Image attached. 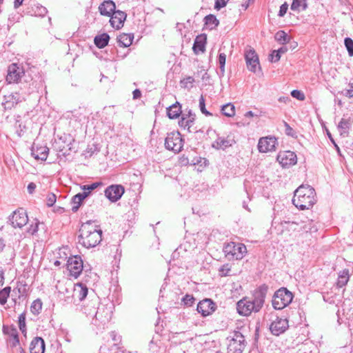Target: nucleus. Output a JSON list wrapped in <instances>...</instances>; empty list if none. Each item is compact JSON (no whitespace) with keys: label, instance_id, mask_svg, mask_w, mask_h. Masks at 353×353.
<instances>
[{"label":"nucleus","instance_id":"28","mask_svg":"<svg viewBox=\"0 0 353 353\" xmlns=\"http://www.w3.org/2000/svg\"><path fill=\"white\" fill-rule=\"evenodd\" d=\"M182 114L181 105L179 102H176L167 108V115L171 119L178 118Z\"/></svg>","mask_w":353,"mask_h":353},{"label":"nucleus","instance_id":"34","mask_svg":"<svg viewBox=\"0 0 353 353\" xmlns=\"http://www.w3.org/2000/svg\"><path fill=\"white\" fill-rule=\"evenodd\" d=\"M274 39L281 44L288 43L290 40V37L283 30L278 31L274 35Z\"/></svg>","mask_w":353,"mask_h":353},{"label":"nucleus","instance_id":"32","mask_svg":"<svg viewBox=\"0 0 353 353\" xmlns=\"http://www.w3.org/2000/svg\"><path fill=\"white\" fill-rule=\"evenodd\" d=\"M133 36L123 33L118 36L117 41L121 47H128L132 43Z\"/></svg>","mask_w":353,"mask_h":353},{"label":"nucleus","instance_id":"60","mask_svg":"<svg viewBox=\"0 0 353 353\" xmlns=\"http://www.w3.org/2000/svg\"><path fill=\"white\" fill-rule=\"evenodd\" d=\"M23 0H14V8H18L20 6L22 5Z\"/></svg>","mask_w":353,"mask_h":353},{"label":"nucleus","instance_id":"57","mask_svg":"<svg viewBox=\"0 0 353 353\" xmlns=\"http://www.w3.org/2000/svg\"><path fill=\"white\" fill-rule=\"evenodd\" d=\"M132 94H133V99H139L141 97V91L139 89L134 90L133 91Z\"/></svg>","mask_w":353,"mask_h":353},{"label":"nucleus","instance_id":"58","mask_svg":"<svg viewBox=\"0 0 353 353\" xmlns=\"http://www.w3.org/2000/svg\"><path fill=\"white\" fill-rule=\"evenodd\" d=\"M110 336L114 341L117 342V341H120V336H117V334L115 332H111Z\"/></svg>","mask_w":353,"mask_h":353},{"label":"nucleus","instance_id":"56","mask_svg":"<svg viewBox=\"0 0 353 353\" xmlns=\"http://www.w3.org/2000/svg\"><path fill=\"white\" fill-rule=\"evenodd\" d=\"M36 184L33 182H31L28 185V191L30 194H32L36 188Z\"/></svg>","mask_w":353,"mask_h":353},{"label":"nucleus","instance_id":"46","mask_svg":"<svg viewBox=\"0 0 353 353\" xmlns=\"http://www.w3.org/2000/svg\"><path fill=\"white\" fill-rule=\"evenodd\" d=\"M101 185V183L96 182L90 185H84L81 187V189L83 190V192H89L90 194L92 190H94Z\"/></svg>","mask_w":353,"mask_h":353},{"label":"nucleus","instance_id":"15","mask_svg":"<svg viewBox=\"0 0 353 353\" xmlns=\"http://www.w3.org/2000/svg\"><path fill=\"white\" fill-rule=\"evenodd\" d=\"M288 328V321L286 319L276 317L270 326V330L272 334L279 336Z\"/></svg>","mask_w":353,"mask_h":353},{"label":"nucleus","instance_id":"45","mask_svg":"<svg viewBox=\"0 0 353 353\" xmlns=\"http://www.w3.org/2000/svg\"><path fill=\"white\" fill-rule=\"evenodd\" d=\"M194 82V79L192 77H188L181 81L182 87L184 88H192Z\"/></svg>","mask_w":353,"mask_h":353},{"label":"nucleus","instance_id":"10","mask_svg":"<svg viewBox=\"0 0 353 353\" xmlns=\"http://www.w3.org/2000/svg\"><path fill=\"white\" fill-rule=\"evenodd\" d=\"M9 221L14 228H23L28 221L26 212L22 208L15 210L12 215L9 217Z\"/></svg>","mask_w":353,"mask_h":353},{"label":"nucleus","instance_id":"27","mask_svg":"<svg viewBox=\"0 0 353 353\" xmlns=\"http://www.w3.org/2000/svg\"><path fill=\"white\" fill-rule=\"evenodd\" d=\"M206 40V36L204 34H200L196 37L192 48L196 54L200 52H203L205 51Z\"/></svg>","mask_w":353,"mask_h":353},{"label":"nucleus","instance_id":"18","mask_svg":"<svg viewBox=\"0 0 353 353\" xmlns=\"http://www.w3.org/2000/svg\"><path fill=\"white\" fill-rule=\"evenodd\" d=\"M276 139L273 137H262L258 143V149L260 152H268L274 150Z\"/></svg>","mask_w":353,"mask_h":353},{"label":"nucleus","instance_id":"24","mask_svg":"<svg viewBox=\"0 0 353 353\" xmlns=\"http://www.w3.org/2000/svg\"><path fill=\"white\" fill-rule=\"evenodd\" d=\"M88 288L82 283H76L74 286L72 296L74 299H77L79 301H83L88 294Z\"/></svg>","mask_w":353,"mask_h":353},{"label":"nucleus","instance_id":"30","mask_svg":"<svg viewBox=\"0 0 353 353\" xmlns=\"http://www.w3.org/2000/svg\"><path fill=\"white\" fill-rule=\"evenodd\" d=\"M350 279V273L347 269H344L339 273L336 286L339 288H343L347 285Z\"/></svg>","mask_w":353,"mask_h":353},{"label":"nucleus","instance_id":"42","mask_svg":"<svg viewBox=\"0 0 353 353\" xmlns=\"http://www.w3.org/2000/svg\"><path fill=\"white\" fill-rule=\"evenodd\" d=\"M199 108L201 112L206 117L212 115V114L208 111L205 108V99L203 95H201L199 99Z\"/></svg>","mask_w":353,"mask_h":353},{"label":"nucleus","instance_id":"38","mask_svg":"<svg viewBox=\"0 0 353 353\" xmlns=\"http://www.w3.org/2000/svg\"><path fill=\"white\" fill-rule=\"evenodd\" d=\"M302 223H303V221L299 223L297 221H284L281 223V225L282 228L284 229L288 230H298V226H299Z\"/></svg>","mask_w":353,"mask_h":353},{"label":"nucleus","instance_id":"61","mask_svg":"<svg viewBox=\"0 0 353 353\" xmlns=\"http://www.w3.org/2000/svg\"><path fill=\"white\" fill-rule=\"evenodd\" d=\"M111 350H115L114 353H123V351L119 350V348L118 347V346H117V345L116 343L113 345V346L112 347Z\"/></svg>","mask_w":353,"mask_h":353},{"label":"nucleus","instance_id":"8","mask_svg":"<svg viewBox=\"0 0 353 353\" xmlns=\"http://www.w3.org/2000/svg\"><path fill=\"white\" fill-rule=\"evenodd\" d=\"M83 263L81 256L78 255L72 256L68 258L67 261V270L70 275L77 279L82 272Z\"/></svg>","mask_w":353,"mask_h":353},{"label":"nucleus","instance_id":"14","mask_svg":"<svg viewBox=\"0 0 353 353\" xmlns=\"http://www.w3.org/2000/svg\"><path fill=\"white\" fill-rule=\"evenodd\" d=\"M276 159L283 168L294 165L297 162L296 155L292 151L280 152Z\"/></svg>","mask_w":353,"mask_h":353},{"label":"nucleus","instance_id":"33","mask_svg":"<svg viewBox=\"0 0 353 353\" xmlns=\"http://www.w3.org/2000/svg\"><path fill=\"white\" fill-rule=\"evenodd\" d=\"M307 8L306 0H292L290 9L293 11L299 12L301 10H305Z\"/></svg>","mask_w":353,"mask_h":353},{"label":"nucleus","instance_id":"7","mask_svg":"<svg viewBox=\"0 0 353 353\" xmlns=\"http://www.w3.org/2000/svg\"><path fill=\"white\" fill-rule=\"evenodd\" d=\"M183 139L179 132L168 133L165 139V147L169 150L179 152L183 148Z\"/></svg>","mask_w":353,"mask_h":353},{"label":"nucleus","instance_id":"54","mask_svg":"<svg viewBox=\"0 0 353 353\" xmlns=\"http://www.w3.org/2000/svg\"><path fill=\"white\" fill-rule=\"evenodd\" d=\"M288 9V4L286 2H285L280 6V9H279L278 15L279 17H283L286 14Z\"/></svg>","mask_w":353,"mask_h":353},{"label":"nucleus","instance_id":"41","mask_svg":"<svg viewBox=\"0 0 353 353\" xmlns=\"http://www.w3.org/2000/svg\"><path fill=\"white\" fill-rule=\"evenodd\" d=\"M19 327L22 333H25L26 332V314L22 313L19 316Z\"/></svg>","mask_w":353,"mask_h":353},{"label":"nucleus","instance_id":"39","mask_svg":"<svg viewBox=\"0 0 353 353\" xmlns=\"http://www.w3.org/2000/svg\"><path fill=\"white\" fill-rule=\"evenodd\" d=\"M42 309V302L39 299H37L34 300L30 306V311L31 312L34 314L37 315L39 314Z\"/></svg>","mask_w":353,"mask_h":353},{"label":"nucleus","instance_id":"31","mask_svg":"<svg viewBox=\"0 0 353 353\" xmlns=\"http://www.w3.org/2000/svg\"><path fill=\"white\" fill-rule=\"evenodd\" d=\"M110 40V36L107 33H103L94 37V44L99 48H105Z\"/></svg>","mask_w":353,"mask_h":353},{"label":"nucleus","instance_id":"26","mask_svg":"<svg viewBox=\"0 0 353 353\" xmlns=\"http://www.w3.org/2000/svg\"><path fill=\"white\" fill-rule=\"evenodd\" d=\"M352 121L350 118L345 119L342 118L338 124V130L340 134L343 137H347L349 136V130L352 126Z\"/></svg>","mask_w":353,"mask_h":353},{"label":"nucleus","instance_id":"64","mask_svg":"<svg viewBox=\"0 0 353 353\" xmlns=\"http://www.w3.org/2000/svg\"><path fill=\"white\" fill-rule=\"evenodd\" d=\"M39 10H40V12H39L40 15H44L46 13V8L41 7V8H40Z\"/></svg>","mask_w":353,"mask_h":353},{"label":"nucleus","instance_id":"49","mask_svg":"<svg viewBox=\"0 0 353 353\" xmlns=\"http://www.w3.org/2000/svg\"><path fill=\"white\" fill-rule=\"evenodd\" d=\"M195 299L192 295L186 294L182 299V301L185 305L191 306L194 303Z\"/></svg>","mask_w":353,"mask_h":353},{"label":"nucleus","instance_id":"35","mask_svg":"<svg viewBox=\"0 0 353 353\" xmlns=\"http://www.w3.org/2000/svg\"><path fill=\"white\" fill-rule=\"evenodd\" d=\"M221 112L225 116L232 117L235 114V107L231 103H227L222 106Z\"/></svg>","mask_w":353,"mask_h":353},{"label":"nucleus","instance_id":"51","mask_svg":"<svg viewBox=\"0 0 353 353\" xmlns=\"http://www.w3.org/2000/svg\"><path fill=\"white\" fill-rule=\"evenodd\" d=\"M39 221H36L34 223H32L28 228L27 232L31 235L36 234L38 231L39 228Z\"/></svg>","mask_w":353,"mask_h":353},{"label":"nucleus","instance_id":"9","mask_svg":"<svg viewBox=\"0 0 353 353\" xmlns=\"http://www.w3.org/2000/svg\"><path fill=\"white\" fill-rule=\"evenodd\" d=\"M94 313V323L95 325H99L97 324V321H99L100 323L105 325L112 318V311L111 308L110 307H108L106 305H101L97 308V310L95 311L94 309L93 310L92 312H89L87 314V315H92Z\"/></svg>","mask_w":353,"mask_h":353},{"label":"nucleus","instance_id":"13","mask_svg":"<svg viewBox=\"0 0 353 353\" xmlns=\"http://www.w3.org/2000/svg\"><path fill=\"white\" fill-rule=\"evenodd\" d=\"M245 59L248 69L256 72L257 69H260L259 60L257 54L254 49L247 50L245 52Z\"/></svg>","mask_w":353,"mask_h":353},{"label":"nucleus","instance_id":"25","mask_svg":"<svg viewBox=\"0 0 353 353\" xmlns=\"http://www.w3.org/2000/svg\"><path fill=\"white\" fill-rule=\"evenodd\" d=\"M49 152V149L47 146H37L34 145L32 148V155L35 159L46 161L47 159Z\"/></svg>","mask_w":353,"mask_h":353},{"label":"nucleus","instance_id":"29","mask_svg":"<svg viewBox=\"0 0 353 353\" xmlns=\"http://www.w3.org/2000/svg\"><path fill=\"white\" fill-rule=\"evenodd\" d=\"M89 195V192H83L77 194L72 197L74 205L72 207V212H75L79 208L81 202Z\"/></svg>","mask_w":353,"mask_h":353},{"label":"nucleus","instance_id":"4","mask_svg":"<svg viewBox=\"0 0 353 353\" xmlns=\"http://www.w3.org/2000/svg\"><path fill=\"white\" fill-rule=\"evenodd\" d=\"M223 252L229 260H241L247 253V248L243 243L231 241L224 245Z\"/></svg>","mask_w":353,"mask_h":353},{"label":"nucleus","instance_id":"3","mask_svg":"<svg viewBox=\"0 0 353 353\" xmlns=\"http://www.w3.org/2000/svg\"><path fill=\"white\" fill-rule=\"evenodd\" d=\"M316 202L315 190L309 185H300L294 193L292 203L299 210L311 208Z\"/></svg>","mask_w":353,"mask_h":353},{"label":"nucleus","instance_id":"37","mask_svg":"<svg viewBox=\"0 0 353 353\" xmlns=\"http://www.w3.org/2000/svg\"><path fill=\"white\" fill-rule=\"evenodd\" d=\"M204 21L205 25L208 26H211L210 29H213L216 27H217L219 24V20L216 19V17L213 14H208L205 17Z\"/></svg>","mask_w":353,"mask_h":353},{"label":"nucleus","instance_id":"21","mask_svg":"<svg viewBox=\"0 0 353 353\" xmlns=\"http://www.w3.org/2000/svg\"><path fill=\"white\" fill-rule=\"evenodd\" d=\"M21 101V99L19 93H11L4 96L2 105L6 110H11Z\"/></svg>","mask_w":353,"mask_h":353},{"label":"nucleus","instance_id":"19","mask_svg":"<svg viewBox=\"0 0 353 353\" xmlns=\"http://www.w3.org/2000/svg\"><path fill=\"white\" fill-rule=\"evenodd\" d=\"M216 304L209 299L201 301L197 305V311L203 316L211 314L216 310Z\"/></svg>","mask_w":353,"mask_h":353},{"label":"nucleus","instance_id":"17","mask_svg":"<svg viewBox=\"0 0 353 353\" xmlns=\"http://www.w3.org/2000/svg\"><path fill=\"white\" fill-rule=\"evenodd\" d=\"M236 143L234 136L230 134L227 137H219L212 143V147L216 150H223L232 147Z\"/></svg>","mask_w":353,"mask_h":353},{"label":"nucleus","instance_id":"2","mask_svg":"<svg viewBox=\"0 0 353 353\" xmlns=\"http://www.w3.org/2000/svg\"><path fill=\"white\" fill-rule=\"evenodd\" d=\"M79 232L78 242L85 248H94L102 240V230L91 221L83 223Z\"/></svg>","mask_w":353,"mask_h":353},{"label":"nucleus","instance_id":"52","mask_svg":"<svg viewBox=\"0 0 353 353\" xmlns=\"http://www.w3.org/2000/svg\"><path fill=\"white\" fill-rule=\"evenodd\" d=\"M229 0H215L214 8L219 10L221 8L225 7Z\"/></svg>","mask_w":353,"mask_h":353},{"label":"nucleus","instance_id":"48","mask_svg":"<svg viewBox=\"0 0 353 353\" xmlns=\"http://www.w3.org/2000/svg\"><path fill=\"white\" fill-rule=\"evenodd\" d=\"M348 86L349 88L343 90L341 94L348 98H353V83H350Z\"/></svg>","mask_w":353,"mask_h":353},{"label":"nucleus","instance_id":"44","mask_svg":"<svg viewBox=\"0 0 353 353\" xmlns=\"http://www.w3.org/2000/svg\"><path fill=\"white\" fill-rule=\"evenodd\" d=\"M231 270V266L228 264H224L219 270V275L221 276H226L229 275Z\"/></svg>","mask_w":353,"mask_h":353},{"label":"nucleus","instance_id":"43","mask_svg":"<svg viewBox=\"0 0 353 353\" xmlns=\"http://www.w3.org/2000/svg\"><path fill=\"white\" fill-rule=\"evenodd\" d=\"M344 43L349 55L350 57L353 56V40L351 38L347 37L344 40Z\"/></svg>","mask_w":353,"mask_h":353},{"label":"nucleus","instance_id":"20","mask_svg":"<svg viewBox=\"0 0 353 353\" xmlns=\"http://www.w3.org/2000/svg\"><path fill=\"white\" fill-rule=\"evenodd\" d=\"M126 14L121 10H116L110 15V23L112 28L119 30L123 26L126 19Z\"/></svg>","mask_w":353,"mask_h":353},{"label":"nucleus","instance_id":"40","mask_svg":"<svg viewBox=\"0 0 353 353\" xmlns=\"http://www.w3.org/2000/svg\"><path fill=\"white\" fill-rule=\"evenodd\" d=\"M11 288L7 286L3 290H0V304L5 305L7 302L8 298L10 296Z\"/></svg>","mask_w":353,"mask_h":353},{"label":"nucleus","instance_id":"11","mask_svg":"<svg viewBox=\"0 0 353 353\" xmlns=\"http://www.w3.org/2000/svg\"><path fill=\"white\" fill-rule=\"evenodd\" d=\"M24 69L17 63H12L8 66L6 81L8 83H17L24 74Z\"/></svg>","mask_w":353,"mask_h":353},{"label":"nucleus","instance_id":"59","mask_svg":"<svg viewBox=\"0 0 353 353\" xmlns=\"http://www.w3.org/2000/svg\"><path fill=\"white\" fill-rule=\"evenodd\" d=\"M4 273L3 269L0 267V286L4 283Z\"/></svg>","mask_w":353,"mask_h":353},{"label":"nucleus","instance_id":"53","mask_svg":"<svg viewBox=\"0 0 353 353\" xmlns=\"http://www.w3.org/2000/svg\"><path fill=\"white\" fill-rule=\"evenodd\" d=\"M56 195L53 193H50L47 196V205L49 207H52L56 202Z\"/></svg>","mask_w":353,"mask_h":353},{"label":"nucleus","instance_id":"6","mask_svg":"<svg viewBox=\"0 0 353 353\" xmlns=\"http://www.w3.org/2000/svg\"><path fill=\"white\" fill-rule=\"evenodd\" d=\"M228 353H242L245 347L244 336L239 331L234 332L228 338Z\"/></svg>","mask_w":353,"mask_h":353},{"label":"nucleus","instance_id":"23","mask_svg":"<svg viewBox=\"0 0 353 353\" xmlns=\"http://www.w3.org/2000/svg\"><path fill=\"white\" fill-rule=\"evenodd\" d=\"M45 342L44 340L39 336L34 337L30 345V353H44Z\"/></svg>","mask_w":353,"mask_h":353},{"label":"nucleus","instance_id":"62","mask_svg":"<svg viewBox=\"0 0 353 353\" xmlns=\"http://www.w3.org/2000/svg\"><path fill=\"white\" fill-rule=\"evenodd\" d=\"M279 101L280 102H284V103H286L287 101H290V98L288 97H280L279 99Z\"/></svg>","mask_w":353,"mask_h":353},{"label":"nucleus","instance_id":"47","mask_svg":"<svg viewBox=\"0 0 353 353\" xmlns=\"http://www.w3.org/2000/svg\"><path fill=\"white\" fill-rule=\"evenodd\" d=\"M226 61V55L224 53H220L219 55V63L220 65V70L222 74L225 72V64Z\"/></svg>","mask_w":353,"mask_h":353},{"label":"nucleus","instance_id":"22","mask_svg":"<svg viewBox=\"0 0 353 353\" xmlns=\"http://www.w3.org/2000/svg\"><path fill=\"white\" fill-rule=\"evenodd\" d=\"M99 11L103 16L110 17L116 11V5L112 0H105L99 5Z\"/></svg>","mask_w":353,"mask_h":353},{"label":"nucleus","instance_id":"16","mask_svg":"<svg viewBox=\"0 0 353 353\" xmlns=\"http://www.w3.org/2000/svg\"><path fill=\"white\" fill-rule=\"evenodd\" d=\"M181 115V118L179 121V126L191 132L190 128L194 123L196 114L191 110H186Z\"/></svg>","mask_w":353,"mask_h":353},{"label":"nucleus","instance_id":"1","mask_svg":"<svg viewBox=\"0 0 353 353\" xmlns=\"http://www.w3.org/2000/svg\"><path fill=\"white\" fill-rule=\"evenodd\" d=\"M268 290V285L263 284L254 291L252 298L245 297L236 303L238 313L248 316L252 312H259L264 305Z\"/></svg>","mask_w":353,"mask_h":353},{"label":"nucleus","instance_id":"36","mask_svg":"<svg viewBox=\"0 0 353 353\" xmlns=\"http://www.w3.org/2000/svg\"><path fill=\"white\" fill-rule=\"evenodd\" d=\"M287 51H288V48L285 46H283L277 50H273L272 54L270 56V61H272V62L279 61L281 58V54L286 52Z\"/></svg>","mask_w":353,"mask_h":353},{"label":"nucleus","instance_id":"12","mask_svg":"<svg viewBox=\"0 0 353 353\" xmlns=\"http://www.w3.org/2000/svg\"><path fill=\"white\" fill-rule=\"evenodd\" d=\"M125 192V189L121 185H111L105 190V196L111 202L119 201Z\"/></svg>","mask_w":353,"mask_h":353},{"label":"nucleus","instance_id":"50","mask_svg":"<svg viewBox=\"0 0 353 353\" xmlns=\"http://www.w3.org/2000/svg\"><path fill=\"white\" fill-rule=\"evenodd\" d=\"M291 95L292 97L299 99L300 101H303L305 99L304 94L298 90H294L291 92Z\"/></svg>","mask_w":353,"mask_h":353},{"label":"nucleus","instance_id":"55","mask_svg":"<svg viewBox=\"0 0 353 353\" xmlns=\"http://www.w3.org/2000/svg\"><path fill=\"white\" fill-rule=\"evenodd\" d=\"M283 124L285 128V134L288 136L294 137V130L290 126V125L287 122L283 121Z\"/></svg>","mask_w":353,"mask_h":353},{"label":"nucleus","instance_id":"63","mask_svg":"<svg viewBox=\"0 0 353 353\" xmlns=\"http://www.w3.org/2000/svg\"><path fill=\"white\" fill-rule=\"evenodd\" d=\"M5 246L4 241L2 239H0V252L3 250Z\"/></svg>","mask_w":353,"mask_h":353},{"label":"nucleus","instance_id":"5","mask_svg":"<svg viewBox=\"0 0 353 353\" xmlns=\"http://www.w3.org/2000/svg\"><path fill=\"white\" fill-rule=\"evenodd\" d=\"M293 294L285 288H281L274 292L272 306L275 310H282L288 306L293 299Z\"/></svg>","mask_w":353,"mask_h":353}]
</instances>
